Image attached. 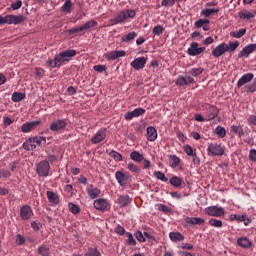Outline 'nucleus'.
<instances>
[{
  "label": "nucleus",
  "instance_id": "1",
  "mask_svg": "<svg viewBox=\"0 0 256 256\" xmlns=\"http://www.w3.org/2000/svg\"><path fill=\"white\" fill-rule=\"evenodd\" d=\"M47 143V139L45 137H31L28 138L22 145L23 149L25 151H35L37 147H42V145H45Z\"/></svg>",
  "mask_w": 256,
  "mask_h": 256
},
{
  "label": "nucleus",
  "instance_id": "2",
  "mask_svg": "<svg viewBox=\"0 0 256 256\" xmlns=\"http://www.w3.org/2000/svg\"><path fill=\"white\" fill-rule=\"evenodd\" d=\"M135 15V10H123L115 18L111 19L109 23L110 25H119V23H125L127 19H134Z\"/></svg>",
  "mask_w": 256,
  "mask_h": 256
},
{
  "label": "nucleus",
  "instance_id": "3",
  "mask_svg": "<svg viewBox=\"0 0 256 256\" xmlns=\"http://www.w3.org/2000/svg\"><path fill=\"white\" fill-rule=\"evenodd\" d=\"M98 23L95 20H90L86 22L84 25L72 28L68 31L69 35H75V33H81L83 31H89V29H93V27H97Z\"/></svg>",
  "mask_w": 256,
  "mask_h": 256
},
{
  "label": "nucleus",
  "instance_id": "4",
  "mask_svg": "<svg viewBox=\"0 0 256 256\" xmlns=\"http://www.w3.org/2000/svg\"><path fill=\"white\" fill-rule=\"evenodd\" d=\"M93 206L97 211H109V209H111L109 200L105 198H98L94 200Z\"/></svg>",
  "mask_w": 256,
  "mask_h": 256
},
{
  "label": "nucleus",
  "instance_id": "5",
  "mask_svg": "<svg viewBox=\"0 0 256 256\" xmlns=\"http://www.w3.org/2000/svg\"><path fill=\"white\" fill-rule=\"evenodd\" d=\"M50 169L51 166L49 165V162L44 160L37 164L36 173L40 177H49Z\"/></svg>",
  "mask_w": 256,
  "mask_h": 256
},
{
  "label": "nucleus",
  "instance_id": "6",
  "mask_svg": "<svg viewBox=\"0 0 256 256\" xmlns=\"http://www.w3.org/2000/svg\"><path fill=\"white\" fill-rule=\"evenodd\" d=\"M204 211L209 217H223L225 215V209L218 206H209Z\"/></svg>",
  "mask_w": 256,
  "mask_h": 256
},
{
  "label": "nucleus",
  "instance_id": "7",
  "mask_svg": "<svg viewBox=\"0 0 256 256\" xmlns=\"http://www.w3.org/2000/svg\"><path fill=\"white\" fill-rule=\"evenodd\" d=\"M207 151H208L209 155H213V156H217V157H221L223 155V153H225V149H223V146H221V144H217V143H210L208 145Z\"/></svg>",
  "mask_w": 256,
  "mask_h": 256
},
{
  "label": "nucleus",
  "instance_id": "8",
  "mask_svg": "<svg viewBox=\"0 0 256 256\" xmlns=\"http://www.w3.org/2000/svg\"><path fill=\"white\" fill-rule=\"evenodd\" d=\"M115 177L120 187H127L131 179V176L129 175V173H125L123 171H116Z\"/></svg>",
  "mask_w": 256,
  "mask_h": 256
},
{
  "label": "nucleus",
  "instance_id": "9",
  "mask_svg": "<svg viewBox=\"0 0 256 256\" xmlns=\"http://www.w3.org/2000/svg\"><path fill=\"white\" fill-rule=\"evenodd\" d=\"M204 51L205 47H199V43L192 42L188 48V55L191 57H197V55H201V53H204Z\"/></svg>",
  "mask_w": 256,
  "mask_h": 256
},
{
  "label": "nucleus",
  "instance_id": "10",
  "mask_svg": "<svg viewBox=\"0 0 256 256\" xmlns=\"http://www.w3.org/2000/svg\"><path fill=\"white\" fill-rule=\"evenodd\" d=\"M127 52L124 50H114L104 54V58L106 61H115V59H119L120 57H125Z\"/></svg>",
  "mask_w": 256,
  "mask_h": 256
},
{
  "label": "nucleus",
  "instance_id": "11",
  "mask_svg": "<svg viewBox=\"0 0 256 256\" xmlns=\"http://www.w3.org/2000/svg\"><path fill=\"white\" fill-rule=\"evenodd\" d=\"M33 217V209L29 205H24L20 208V218L22 221H29Z\"/></svg>",
  "mask_w": 256,
  "mask_h": 256
},
{
  "label": "nucleus",
  "instance_id": "12",
  "mask_svg": "<svg viewBox=\"0 0 256 256\" xmlns=\"http://www.w3.org/2000/svg\"><path fill=\"white\" fill-rule=\"evenodd\" d=\"M41 125V121L35 120L32 122H26L21 126L22 133H30V131H34V129H37Z\"/></svg>",
  "mask_w": 256,
  "mask_h": 256
},
{
  "label": "nucleus",
  "instance_id": "13",
  "mask_svg": "<svg viewBox=\"0 0 256 256\" xmlns=\"http://www.w3.org/2000/svg\"><path fill=\"white\" fill-rule=\"evenodd\" d=\"M130 65L133 69H135V71H139V70L143 69L145 67V65H147V58L138 57V58L134 59L130 63Z\"/></svg>",
  "mask_w": 256,
  "mask_h": 256
},
{
  "label": "nucleus",
  "instance_id": "14",
  "mask_svg": "<svg viewBox=\"0 0 256 256\" xmlns=\"http://www.w3.org/2000/svg\"><path fill=\"white\" fill-rule=\"evenodd\" d=\"M67 127V121L63 119L54 120L50 124V131H61Z\"/></svg>",
  "mask_w": 256,
  "mask_h": 256
},
{
  "label": "nucleus",
  "instance_id": "15",
  "mask_svg": "<svg viewBox=\"0 0 256 256\" xmlns=\"http://www.w3.org/2000/svg\"><path fill=\"white\" fill-rule=\"evenodd\" d=\"M6 21L8 25H19L25 21V16L23 15H6Z\"/></svg>",
  "mask_w": 256,
  "mask_h": 256
},
{
  "label": "nucleus",
  "instance_id": "16",
  "mask_svg": "<svg viewBox=\"0 0 256 256\" xmlns=\"http://www.w3.org/2000/svg\"><path fill=\"white\" fill-rule=\"evenodd\" d=\"M227 53V43H221L212 50L213 57L219 58Z\"/></svg>",
  "mask_w": 256,
  "mask_h": 256
},
{
  "label": "nucleus",
  "instance_id": "17",
  "mask_svg": "<svg viewBox=\"0 0 256 256\" xmlns=\"http://www.w3.org/2000/svg\"><path fill=\"white\" fill-rule=\"evenodd\" d=\"M86 193L91 199H97V197L101 195V189L95 187L93 184H90L86 188Z\"/></svg>",
  "mask_w": 256,
  "mask_h": 256
},
{
  "label": "nucleus",
  "instance_id": "18",
  "mask_svg": "<svg viewBox=\"0 0 256 256\" xmlns=\"http://www.w3.org/2000/svg\"><path fill=\"white\" fill-rule=\"evenodd\" d=\"M256 50V44H249L245 46L238 54V57L241 59L243 57H249L253 51Z\"/></svg>",
  "mask_w": 256,
  "mask_h": 256
},
{
  "label": "nucleus",
  "instance_id": "19",
  "mask_svg": "<svg viewBox=\"0 0 256 256\" xmlns=\"http://www.w3.org/2000/svg\"><path fill=\"white\" fill-rule=\"evenodd\" d=\"M105 137H107V132L105 129H101L96 133L94 137L91 138V143L93 145H97V143L104 141Z\"/></svg>",
  "mask_w": 256,
  "mask_h": 256
},
{
  "label": "nucleus",
  "instance_id": "20",
  "mask_svg": "<svg viewBox=\"0 0 256 256\" xmlns=\"http://www.w3.org/2000/svg\"><path fill=\"white\" fill-rule=\"evenodd\" d=\"M230 221H240L242 223H244V225H249V223H251V219L247 218V216L245 214L243 215H238V214H231L229 216Z\"/></svg>",
  "mask_w": 256,
  "mask_h": 256
},
{
  "label": "nucleus",
  "instance_id": "21",
  "mask_svg": "<svg viewBox=\"0 0 256 256\" xmlns=\"http://www.w3.org/2000/svg\"><path fill=\"white\" fill-rule=\"evenodd\" d=\"M255 14H256L255 10H253L252 12H249L247 10H242L238 13V17H239V19H242L243 21H245V19H247V21H249V19L255 18Z\"/></svg>",
  "mask_w": 256,
  "mask_h": 256
},
{
  "label": "nucleus",
  "instance_id": "22",
  "mask_svg": "<svg viewBox=\"0 0 256 256\" xmlns=\"http://www.w3.org/2000/svg\"><path fill=\"white\" fill-rule=\"evenodd\" d=\"M196 29H203V31H209V20L208 19H199L194 23Z\"/></svg>",
  "mask_w": 256,
  "mask_h": 256
},
{
  "label": "nucleus",
  "instance_id": "23",
  "mask_svg": "<svg viewBox=\"0 0 256 256\" xmlns=\"http://www.w3.org/2000/svg\"><path fill=\"white\" fill-rule=\"evenodd\" d=\"M47 199L52 205H59V195L53 191L46 192Z\"/></svg>",
  "mask_w": 256,
  "mask_h": 256
},
{
  "label": "nucleus",
  "instance_id": "24",
  "mask_svg": "<svg viewBox=\"0 0 256 256\" xmlns=\"http://www.w3.org/2000/svg\"><path fill=\"white\" fill-rule=\"evenodd\" d=\"M185 223H187V225H203V223H205V219L197 217H186Z\"/></svg>",
  "mask_w": 256,
  "mask_h": 256
},
{
  "label": "nucleus",
  "instance_id": "25",
  "mask_svg": "<svg viewBox=\"0 0 256 256\" xmlns=\"http://www.w3.org/2000/svg\"><path fill=\"white\" fill-rule=\"evenodd\" d=\"M253 80V74L248 73L244 74L237 82V87H243V85H246V83H249Z\"/></svg>",
  "mask_w": 256,
  "mask_h": 256
},
{
  "label": "nucleus",
  "instance_id": "26",
  "mask_svg": "<svg viewBox=\"0 0 256 256\" xmlns=\"http://www.w3.org/2000/svg\"><path fill=\"white\" fill-rule=\"evenodd\" d=\"M147 139L148 141H155L157 139V130L153 126L147 128Z\"/></svg>",
  "mask_w": 256,
  "mask_h": 256
},
{
  "label": "nucleus",
  "instance_id": "27",
  "mask_svg": "<svg viewBox=\"0 0 256 256\" xmlns=\"http://www.w3.org/2000/svg\"><path fill=\"white\" fill-rule=\"evenodd\" d=\"M117 203L120 207H127L128 205H131V198H129L128 195L120 196Z\"/></svg>",
  "mask_w": 256,
  "mask_h": 256
},
{
  "label": "nucleus",
  "instance_id": "28",
  "mask_svg": "<svg viewBox=\"0 0 256 256\" xmlns=\"http://www.w3.org/2000/svg\"><path fill=\"white\" fill-rule=\"evenodd\" d=\"M237 245L239 247H242L243 249H249V247H251L252 243L247 238L242 237L237 240Z\"/></svg>",
  "mask_w": 256,
  "mask_h": 256
},
{
  "label": "nucleus",
  "instance_id": "29",
  "mask_svg": "<svg viewBox=\"0 0 256 256\" xmlns=\"http://www.w3.org/2000/svg\"><path fill=\"white\" fill-rule=\"evenodd\" d=\"M231 133L238 135V137H243L245 135V131L243 130V126L232 125L230 128Z\"/></svg>",
  "mask_w": 256,
  "mask_h": 256
},
{
  "label": "nucleus",
  "instance_id": "30",
  "mask_svg": "<svg viewBox=\"0 0 256 256\" xmlns=\"http://www.w3.org/2000/svg\"><path fill=\"white\" fill-rule=\"evenodd\" d=\"M130 159L135 161V163H141V161H144V157L139 153V151H132L130 153Z\"/></svg>",
  "mask_w": 256,
  "mask_h": 256
},
{
  "label": "nucleus",
  "instance_id": "31",
  "mask_svg": "<svg viewBox=\"0 0 256 256\" xmlns=\"http://www.w3.org/2000/svg\"><path fill=\"white\" fill-rule=\"evenodd\" d=\"M72 9H73V2L71 0H66V2L61 7V12L70 14Z\"/></svg>",
  "mask_w": 256,
  "mask_h": 256
},
{
  "label": "nucleus",
  "instance_id": "32",
  "mask_svg": "<svg viewBox=\"0 0 256 256\" xmlns=\"http://www.w3.org/2000/svg\"><path fill=\"white\" fill-rule=\"evenodd\" d=\"M180 163H181V159H179V157H177L176 155L169 156V165L173 169H175V167H179Z\"/></svg>",
  "mask_w": 256,
  "mask_h": 256
},
{
  "label": "nucleus",
  "instance_id": "33",
  "mask_svg": "<svg viewBox=\"0 0 256 256\" xmlns=\"http://www.w3.org/2000/svg\"><path fill=\"white\" fill-rule=\"evenodd\" d=\"M169 238L171 239V241H173L174 243H177L179 241H183V239H185L184 236H182L181 233L179 232H170L169 233Z\"/></svg>",
  "mask_w": 256,
  "mask_h": 256
},
{
  "label": "nucleus",
  "instance_id": "34",
  "mask_svg": "<svg viewBox=\"0 0 256 256\" xmlns=\"http://www.w3.org/2000/svg\"><path fill=\"white\" fill-rule=\"evenodd\" d=\"M219 11V8H212V9H203L200 13L202 17H211V15H215Z\"/></svg>",
  "mask_w": 256,
  "mask_h": 256
},
{
  "label": "nucleus",
  "instance_id": "35",
  "mask_svg": "<svg viewBox=\"0 0 256 256\" xmlns=\"http://www.w3.org/2000/svg\"><path fill=\"white\" fill-rule=\"evenodd\" d=\"M135 37H137V33L136 32H130L126 35H123L121 37V41H122V43H129V41H133V39H135Z\"/></svg>",
  "mask_w": 256,
  "mask_h": 256
},
{
  "label": "nucleus",
  "instance_id": "36",
  "mask_svg": "<svg viewBox=\"0 0 256 256\" xmlns=\"http://www.w3.org/2000/svg\"><path fill=\"white\" fill-rule=\"evenodd\" d=\"M64 61H67V59H65L63 53L60 52L54 58V67H61V63H64Z\"/></svg>",
  "mask_w": 256,
  "mask_h": 256
},
{
  "label": "nucleus",
  "instance_id": "37",
  "mask_svg": "<svg viewBox=\"0 0 256 256\" xmlns=\"http://www.w3.org/2000/svg\"><path fill=\"white\" fill-rule=\"evenodd\" d=\"M23 99H25V94L21 92H14L12 94V101L14 103H19V101H23Z\"/></svg>",
  "mask_w": 256,
  "mask_h": 256
},
{
  "label": "nucleus",
  "instance_id": "38",
  "mask_svg": "<svg viewBox=\"0 0 256 256\" xmlns=\"http://www.w3.org/2000/svg\"><path fill=\"white\" fill-rule=\"evenodd\" d=\"M247 33V29H240L239 31H233L230 32V36L234 37L235 39H241V37H243V35H245Z\"/></svg>",
  "mask_w": 256,
  "mask_h": 256
},
{
  "label": "nucleus",
  "instance_id": "39",
  "mask_svg": "<svg viewBox=\"0 0 256 256\" xmlns=\"http://www.w3.org/2000/svg\"><path fill=\"white\" fill-rule=\"evenodd\" d=\"M38 253H39V255H42V256L51 255V251L49 250V247H47L45 245L39 246Z\"/></svg>",
  "mask_w": 256,
  "mask_h": 256
},
{
  "label": "nucleus",
  "instance_id": "40",
  "mask_svg": "<svg viewBox=\"0 0 256 256\" xmlns=\"http://www.w3.org/2000/svg\"><path fill=\"white\" fill-rule=\"evenodd\" d=\"M126 237L128 238L126 240L127 245H131L132 247L137 245V241H135V238H133V234H131V232H127Z\"/></svg>",
  "mask_w": 256,
  "mask_h": 256
},
{
  "label": "nucleus",
  "instance_id": "41",
  "mask_svg": "<svg viewBox=\"0 0 256 256\" xmlns=\"http://www.w3.org/2000/svg\"><path fill=\"white\" fill-rule=\"evenodd\" d=\"M84 256H101V252H99V250L95 248L90 247L88 248Z\"/></svg>",
  "mask_w": 256,
  "mask_h": 256
},
{
  "label": "nucleus",
  "instance_id": "42",
  "mask_svg": "<svg viewBox=\"0 0 256 256\" xmlns=\"http://www.w3.org/2000/svg\"><path fill=\"white\" fill-rule=\"evenodd\" d=\"M214 133H216V135H218V137H225V135H227V131L225 130V128L223 126H218L216 127V129L214 130Z\"/></svg>",
  "mask_w": 256,
  "mask_h": 256
},
{
  "label": "nucleus",
  "instance_id": "43",
  "mask_svg": "<svg viewBox=\"0 0 256 256\" xmlns=\"http://www.w3.org/2000/svg\"><path fill=\"white\" fill-rule=\"evenodd\" d=\"M208 223H209V225H211V227H216V228L223 227V222L221 220H217L215 218H211Z\"/></svg>",
  "mask_w": 256,
  "mask_h": 256
},
{
  "label": "nucleus",
  "instance_id": "44",
  "mask_svg": "<svg viewBox=\"0 0 256 256\" xmlns=\"http://www.w3.org/2000/svg\"><path fill=\"white\" fill-rule=\"evenodd\" d=\"M215 117H217V108L211 107L210 113L206 117V121H213V119H215Z\"/></svg>",
  "mask_w": 256,
  "mask_h": 256
},
{
  "label": "nucleus",
  "instance_id": "45",
  "mask_svg": "<svg viewBox=\"0 0 256 256\" xmlns=\"http://www.w3.org/2000/svg\"><path fill=\"white\" fill-rule=\"evenodd\" d=\"M68 208H69V211H71V213H73V215H78V213L81 212V209L79 208V206H77L76 204H73V203H69Z\"/></svg>",
  "mask_w": 256,
  "mask_h": 256
},
{
  "label": "nucleus",
  "instance_id": "46",
  "mask_svg": "<svg viewBox=\"0 0 256 256\" xmlns=\"http://www.w3.org/2000/svg\"><path fill=\"white\" fill-rule=\"evenodd\" d=\"M169 181H170V184L173 185V187H179L181 183H183V180H181V178H179L178 176H174L170 178Z\"/></svg>",
  "mask_w": 256,
  "mask_h": 256
},
{
  "label": "nucleus",
  "instance_id": "47",
  "mask_svg": "<svg viewBox=\"0 0 256 256\" xmlns=\"http://www.w3.org/2000/svg\"><path fill=\"white\" fill-rule=\"evenodd\" d=\"M109 156L116 161H123V156L117 151L112 150L109 152Z\"/></svg>",
  "mask_w": 256,
  "mask_h": 256
},
{
  "label": "nucleus",
  "instance_id": "48",
  "mask_svg": "<svg viewBox=\"0 0 256 256\" xmlns=\"http://www.w3.org/2000/svg\"><path fill=\"white\" fill-rule=\"evenodd\" d=\"M203 71H205V69H203L202 67H198V68H192L189 73L192 75V77H197L199 75H201V73H203Z\"/></svg>",
  "mask_w": 256,
  "mask_h": 256
},
{
  "label": "nucleus",
  "instance_id": "49",
  "mask_svg": "<svg viewBox=\"0 0 256 256\" xmlns=\"http://www.w3.org/2000/svg\"><path fill=\"white\" fill-rule=\"evenodd\" d=\"M239 47V41L230 42L227 44V51H230V53H233Z\"/></svg>",
  "mask_w": 256,
  "mask_h": 256
},
{
  "label": "nucleus",
  "instance_id": "50",
  "mask_svg": "<svg viewBox=\"0 0 256 256\" xmlns=\"http://www.w3.org/2000/svg\"><path fill=\"white\" fill-rule=\"evenodd\" d=\"M154 177H156V179H159L160 181H164V182L169 181V179L166 178L165 174L161 171H155L154 172Z\"/></svg>",
  "mask_w": 256,
  "mask_h": 256
},
{
  "label": "nucleus",
  "instance_id": "51",
  "mask_svg": "<svg viewBox=\"0 0 256 256\" xmlns=\"http://www.w3.org/2000/svg\"><path fill=\"white\" fill-rule=\"evenodd\" d=\"M62 55L64 56V59H67L69 57H75V55H77V51L76 50L62 51Z\"/></svg>",
  "mask_w": 256,
  "mask_h": 256
},
{
  "label": "nucleus",
  "instance_id": "52",
  "mask_svg": "<svg viewBox=\"0 0 256 256\" xmlns=\"http://www.w3.org/2000/svg\"><path fill=\"white\" fill-rule=\"evenodd\" d=\"M9 177H11V171L0 169V179H9Z\"/></svg>",
  "mask_w": 256,
  "mask_h": 256
},
{
  "label": "nucleus",
  "instance_id": "53",
  "mask_svg": "<svg viewBox=\"0 0 256 256\" xmlns=\"http://www.w3.org/2000/svg\"><path fill=\"white\" fill-rule=\"evenodd\" d=\"M127 167L132 173H139V167H137L133 162L128 163Z\"/></svg>",
  "mask_w": 256,
  "mask_h": 256
},
{
  "label": "nucleus",
  "instance_id": "54",
  "mask_svg": "<svg viewBox=\"0 0 256 256\" xmlns=\"http://www.w3.org/2000/svg\"><path fill=\"white\" fill-rule=\"evenodd\" d=\"M163 31H164L163 26L157 25V26H155V27L153 28L152 33H153L154 35H162Z\"/></svg>",
  "mask_w": 256,
  "mask_h": 256
},
{
  "label": "nucleus",
  "instance_id": "55",
  "mask_svg": "<svg viewBox=\"0 0 256 256\" xmlns=\"http://www.w3.org/2000/svg\"><path fill=\"white\" fill-rule=\"evenodd\" d=\"M22 5L23 2L21 0H17L11 4V8L13 9V11H17V9H21Z\"/></svg>",
  "mask_w": 256,
  "mask_h": 256
},
{
  "label": "nucleus",
  "instance_id": "56",
  "mask_svg": "<svg viewBox=\"0 0 256 256\" xmlns=\"http://www.w3.org/2000/svg\"><path fill=\"white\" fill-rule=\"evenodd\" d=\"M135 237H136L137 241H139L140 243H145V236H144L143 232L137 231L135 233Z\"/></svg>",
  "mask_w": 256,
  "mask_h": 256
},
{
  "label": "nucleus",
  "instance_id": "57",
  "mask_svg": "<svg viewBox=\"0 0 256 256\" xmlns=\"http://www.w3.org/2000/svg\"><path fill=\"white\" fill-rule=\"evenodd\" d=\"M177 0H162L161 5L162 7H173Z\"/></svg>",
  "mask_w": 256,
  "mask_h": 256
},
{
  "label": "nucleus",
  "instance_id": "58",
  "mask_svg": "<svg viewBox=\"0 0 256 256\" xmlns=\"http://www.w3.org/2000/svg\"><path fill=\"white\" fill-rule=\"evenodd\" d=\"M176 85L183 87V85H187V79L183 76H179L176 80Z\"/></svg>",
  "mask_w": 256,
  "mask_h": 256
},
{
  "label": "nucleus",
  "instance_id": "59",
  "mask_svg": "<svg viewBox=\"0 0 256 256\" xmlns=\"http://www.w3.org/2000/svg\"><path fill=\"white\" fill-rule=\"evenodd\" d=\"M184 151H185L186 155H188L189 157H192L195 155V153H193V147H191V145H185Z\"/></svg>",
  "mask_w": 256,
  "mask_h": 256
},
{
  "label": "nucleus",
  "instance_id": "60",
  "mask_svg": "<svg viewBox=\"0 0 256 256\" xmlns=\"http://www.w3.org/2000/svg\"><path fill=\"white\" fill-rule=\"evenodd\" d=\"M134 117H141L145 113V109L143 108H136L132 111Z\"/></svg>",
  "mask_w": 256,
  "mask_h": 256
},
{
  "label": "nucleus",
  "instance_id": "61",
  "mask_svg": "<svg viewBox=\"0 0 256 256\" xmlns=\"http://www.w3.org/2000/svg\"><path fill=\"white\" fill-rule=\"evenodd\" d=\"M94 71H96L97 73H103L104 71L107 70V67L105 65H95L93 67Z\"/></svg>",
  "mask_w": 256,
  "mask_h": 256
},
{
  "label": "nucleus",
  "instance_id": "62",
  "mask_svg": "<svg viewBox=\"0 0 256 256\" xmlns=\"http://www.w3.org/2000/svg\"><path fill=\"white\" fill-rule=\"evenodd\" d=\"M23 243H25V238L21 234H18L16 236V244L23 245Z\"/></svg>",
  "mask_w": 256,
  "mask_h": 256
},
{
  "label": "nucleus",
  "instance_id": "63",
  "mask_svg": "<svg viewBox=\"0 0 256 256\" xmlns=\"http://www.w3.org/2000/svg\"><path fill=\"white\" fill-rule=\"evenodd\" d=\"M249 160L256 161V150L255 149H251L249 151Z\"/></svg>",
  "mask_w": 256,
  "mask_h": 256
},
{
  "label": "nucleus",
  "instance_id": "64",
  "mask_svg": "<svg viewBox=\"0 0 256 256\" xmlns=\"http://www.w3.org/2000/svg\"><path fill=\"white\" fill-rule=\"evenodd\" d=\"M248 123H250L251 125H255L256 126V116L255 115H250L248 117Z\"/></svg>",
  "mask_w": 256,
  "mask_h": 256
}]
</instances>
